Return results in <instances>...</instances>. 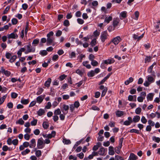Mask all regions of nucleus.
<instances>
[{"label": "nucleus", "instance_id": "obj_1", "mask_svg": "<svg viewBox=\"0 0 160 160\" xmlns=\"http://www.w3.org/2000/svg\"><path fill=\"white\" fill-rule=\"evenodd\" d=\"M54 33L52 31H51L47 34V45L48 46L55 45L54 42L55 38L53 36Z\"/></svg>", "mask_w": 160, "mask_h": 160}, {"label": "nucleus", "instance_id": "obj_2", "mask_svg": "<svg viewBox=\"0 0 160 160\" xmlns=\"http://www.w3.org/2000/svg\"><path fill=\"white\" fill-rule=\"evenodd\" d=\"M155 76L154 75V77L151 75H148L146 77L147 81H145L143 83L145 87H148L150 84L153 83L155 81Z\"/></svg>", "mask_w": 160, "mask_h": 160}, {"label": "nucleus", "instance_id": "obj_3", "mask_svg": "<svg viewBox=\"0 0 160 160\" xmlns=\"http://www.w3.org/2000/svg\"><path fill=\"white\" fill-rule=\"evenodd\" d=\"M45 146V142L42 138H39L37 141V148L41 149Z\"/></svg>", "mask_w": 160, "mask_h": 160}, {"label": "nucleus", "instance_id": "obj_4", "mask_svg": "<svg viewBox=\"0 0 160 160\" xmlns=\"http://www.w3.org/2000/svg\"><path fill=\"white\" fill-rule=\"evenodd\" d=\"M108 35L107 31H104L102 32L100 36L101 41L104 42L108 38Z\"/></svg>", "mask_w": 160, "mask_h": 160}, {"label": "nucleus", "instance_id": "obj_5", "mask_svg": "<svg viewBox=\"0 0 160 160\" xmlns=\"http://www.w3.org/2000/svg\"><path fill=\"white\" fill-rule=\"evenodd\" d=\"M69 109V106L68 105L64 104L62 105L61 111L64 114H67L68 112Z\"/></svg>", "mask_w": 160, "mask_h": 160}, {"label": "nucleus", "instance_id": "obj_6", "mask_svg": "<svg viewBox=\"0 0 160 160\" xmlns=\"http://www.w3.org/2000/svg\"><path fill=\"white\" fill-rule=\"evenodd\" d=\"M121 40V38L120 36H117L112 40V42L115 45H116L118 44Z\"/></svg>", "mask_w": 160, "mask_h": 160}, {"label": "nucleus", "instance_id": "obj_7", "mask_svg": "<svg viewBox=\"0 0 160 160\" xmlns=\"http://www.w3.org/2000/svg\"><path fill=\"white\" fill-rule=\"evenodd\" d=\"M31 45L30 43L27 46V50L25 52V54H28V53L32 52H34L35 51V48H31L30 47Z\"/></svg>", "mask_w": 160, "mask_h": 160}, {"label": "nucleus", "instance_id": "obj_8", "mask_svg": "<svg viewBox=\"0 0 160 160\" xmlns=\"http://www.w3.org/2000/svg\"><path fill=\"white\" fill-rule=\"evenodd\" d=\"M128 120L125 121L123 122V124L126 126H128L131 124L132 122V119L131 117H128Z\"/></svg>", "mask_w": 160, "mask_h": 160}, {"label": "nucleus", "instance_id": "obj_9", "mask_svg": "<svg viewBox=\"0 0 160 160\" xmlns=\"http://www.w3.org/2000/svg\"><path fill=\"white\" fill-rule=\"evenodd\" d=\"M7 36L8 39H17L18 37V35L14 33H12L10 34H8Z\"/></svg>", "mask_w": 160, "mask_h": 160}, {"label": "nucleus", "instance_id": "obj_10", "mask_svg": "<svg viewBox=\"0 0 160 160\" xmlns=\"http://www.w3.org/2000/svg\"><path fill=\"white\" fill-rule=\"evenodd\" d=\"M138 158V157L134 153H131L128 160H137Z\"/></svg>", "mask_w": 160, "mask_h": 160}, {"label": "nucleus", "instance_id": "obj_11", "mask_svg": "<svg viewBox=\"0 0 160 160\" xmlns=\"http://www.w3.org/2000/svg\"><path fill=\"white\" fill-rule=\"evenodd\" d=\"M31 143L29 144V148H34L36 146V140L35 139L32 138L30 141Z\"/></svg>", "mask_w": 160, "mask_h": 160}, {"label": "nucleus", "instance_id": "obj_12", "mask_svg": "<svg viewBox=\"0 0 160 160\" xmlns=\"http://www.w3.org/2000/svg\"><path fill=\"white\" fill-rule=\"evenodd\" d=\"M154 95V94L152 93H150L148 94L147 97L148 101H152Z\"/></svg>", "mask_w": 160, "mask_h": 160}, {"label": "nucleus", "instance_id": "obj_13", "mask_svg": "<svg viewBox=\"0 0 160 160\" xmlns=\"http://www.w3.org/2000/svg\"><path fill=\"white\" fill-rule=\"evenodd\" d=\"M45 95H40L37 98V101L38 103H41L43 101Z\"/></svg>", "mask_w": 160, "mask_h": 160}, {"label": "nucleus", "instance_id": "obj_14", "mask_svg": "<svg viewBox=\"0 0 160 160\" xmlns=\"http://www.w3.org/2000/svg\"><path fill=\"white\" fill-rule=\"evenodd\" d=\"M127 12L126 11L122 12L120 13V18L121 19L125 18L127 17Z\"/></svg>", "mask_w": 160, "mask_h": 160}, {"label": "nucleus", "instance_id": "obj_15", "mask_svg": "<svg viewBox=\"0 0 160 160\" xmlns=\"http://www.w3.org/2000/svg\"><path fill=\"white\" fill-rule=\"evenodd\" d=\"M111 73H109L100 82L99 85L102 84L105 82L107 80L108 78L111 76Z\"/></svg>", "mask_w": 160, "mask_h": 160}, {"label": "nucleus", "instance_id": "obj_16", "mask_svg": "<svg viewBox=\"0 0 160 160\" xmlns=\"http://www.w3.org/2000/svg\"><path fill=\"white\" fill-rule=\"evenodd\" d=\"M140 117L138 115H136L132 119V122L136 123L138 122L140 120Z\"/></svg>", "mask_w": 160, "mask_h": 160}, {"label": "nucleus", "instance_id": "obj_17", "mask_svg": "<svg viewBox=\"0 0 160 160\" xmlns=\"http://www.w3.org/2000/svg\"><path fill=\"white\" fill-rule=\"evenodd\" d=\"M108 151L109 154L111 155H113L114 154L115 152L113 150V148L112 146H110L109 147Z\"/></svg>", "mask_w": 160, "mask_h": 160}, {"label": "nucleus", "instance_id": "obj_18", "mask_svg": "<svg viewBox=\"0 0 160 160\" xmlns=\"http://www.w3.org/2000/svg\"><path fill=\"white\" fill-rule=\"evenodd\" d=\"M89 62L88 61H84L82 62V65L83 66L85 67L88 69H90L91 68V65L88 64Z\"/></svg>", "mask_w": 160, "mask_h": 160}, {"label": "nucleus", "instance_id": "obj_19", "mask_svg": "<svg viewBox=\"0 0 160 160\" xmlns=\"http://www.w3.org/2000/svg\"><path fill=\"white\" fill-rule=\"evenodd\" d=\"M144 36V34H142L140 36H139L136 34H134L133 35V38L135 39H138V41H139Z\"/></svg>", "mask_w": 160, "mask_h": 160}, {"label": "nucleus", "instance_id": "obj_20", "mask_svg": "<svg viewBox=\"0 0 160 160\" xmlns=\"http://www.w3.org/2000/svg\"><path fill=\"white\" fill-rule=\"evenodd\" d=\"M27 133L25 134L24 135V138L25 139L28 140L29 139L30 136L28 134L30 133L31 131H25Z\"/></svg>", "mask_w": 160, "mask_h": 160}, {"label": "nucleus", "instance_id": "obj_21", "mask_svg": "<svg viewBox=\"0 0 160 160\" xmlns=\"http://www.w3.org/2000/svg\"><path fill=\"white\" fill-rule=\"evenodd\" d=\"M52 81V80L50 78H48V80L46 81L44 83L45 86L48 87L50 86V84Z\"/></svg>", "mask_w": 160, "mask_h": 160}, {"label": "nucleus", "instance_id": "obj_22", "mask_svg": "<svg viewBox=\"0 0 160 160\" xmlns=\"http://www.w3.org/2000/svg\"><path fill=\"white\" fill-rule=\"evenodd\" d=\"M56 132L54 131H52L51 133H49L47 135V138H51L54 137L56 135Z\"/></svg>", "mask_w": 160, "mask_h": 160}, {"label": "nucleus", "instance_id": "obj_23", "mask_svg": "<svg viewBox=\"0 0 160 160\" xmlns=\"http://www.w3.org/2000/svg\"><path fill=\"white\" fill-rule=\"evenodd\" d=\"M105 64H111L113 63L114 62V60L113 59H108L104 61Z\"/></svg>", "mask_w": 160, "mask_h": 160}, {"label": "nucleus", "instance_id": "obj_24", "mask_svg": "<svg viewBox=\"0 0 160 160\" xmlns=\"http://www.w3.org/2000/svg\"><path fill=\"white\" fill-rule=\"evenodd\" d=\"M124 112L123 111L118 110L116 112V114L118 117H120L124 115Z\"/></svg>", "mask_w": 160, "mask_h": 160}, {"label": "nucleus", "instance_id": "obj_25", "mask_svg": "<svg viewBox=\"0 0 160 160\" xmlns=\"http://www.w3.org/2000/svg\"><path fill=\"white\" fill-rule=\"evenodd\" d=\"M112 18L111 16L107 17L105 18L104 22L108 23L110 21L112 20Z\"/></svg>", "mask_w": 160, "mask_h": 160}, {"label": "nucleus", "instance_id": "obj_26", "mask_svg": "<svg viewBox=\"0 0 160 160\" xmlns=\"http://www.w3.org/2000/svg\"><path fill=\"white\" fill-rule=\"evenodd\" d=\"M105 152V149L103 147H102L98 151V152L100 155H104Z\"/></svg>", "mask_w": 160, "mask_h": 160}, {"label": "nucleus", "instance_id": "obj_27", "mask_svg": "<svg viewBox=\"0 0 160 160\" xmlns=\"http://www.w3.org/2000/svg\"><path fill=\"white\" fill-rule=\"evenodd\" d=\"M7 96V95L6 94L3 96L2 97L0 98V105H1L3 103Z\"/></svg>", "mask_w": 160, "mask_h": 160}, {"label": "nucleus", "instance_id": "obj_28", "mask_svg": "<svg viewBox=\"0 0 160 160\" xmlns=\"http://www.w3.org/2000/svg\"><path fill=\"white\" fill-rule=\"evenodd\" d=\"M37 148H35V150L36 151L35 154L36 156L38 157H40L42 155L41 151L40 150H37Z\"/></svg>", "mask_w": 160, "mask_h": 160}, {"label": "nucleus", "instance_id": "obj_29", "mask_svg": "<svg viewBox=\"0 0 160 160\" xmlns=\"http://www.w3.org/2000/svg\"><path fill=\"white\" fill-rule=\"evenodd\" d=\"M95 75L94 70H91L87 73V75L88 77H93Z\"/></svg>", "mask_w": 160, "mask_h": 160}, {"label": "nucleus", "instance_id": "obj_30", "mask_svg": "<svg viewBox=\"0 0 160 160\" xmlns=\"http://www.w3.org/2000/svg\"><path fill=\"white\" fill-rule=\"evenodd\" d=\"M98 4V2L97 1H94L92 2V3H90L89 4L90 6H91V5H92L93 7H97Z\"/></svg>", "mask_w": 160, "mask_h": 160}, {"label": "nucleus", "instance_id": "obj_31", "mask_svg": "<svg viewBox=\"0 0 160 160\" xmlns=\"http://www.w3.org/2000/svg\"><path fill=\"white\" fill-rule=\"evenodd\" d=\"M62 142L65 144H69L71 143V142L70 140L67 139L66 138L63 139Z\"/></svg>", "mask_w": 160, "mask_h": 160}, {"label": "nucleus", "instance_id": "obj_32", "mask_svg": "<svg viewBox=\"0 0 160 160\" xmlns=\"http://www.w3.org/2000/svg\"><path fill=\"white\" fill-rule=\"evenodd\" d=\"M30 150L29 149H26L21 152V154L23 155H25L30 152Z\"/></svg>", "mask_w": 160, "mask_h": 160}, {"label": "nucleus", "instance_id": "obj_33", "mask_svg": "<svg viewBox=\"0 0 160 160\" xmlns=\"http://www.w3.org/2000/svg\"><path fill=\"white\" fill-rule=\"evenodd\" d=\"M133 81V78L132 77H130L128 80L125 82V84L126 85H128L130 83L132 82Z\"/></svg>", "mask_w": 160, "mask_h": 160}, {"label": "nucleus", "instance_id": "obj_34", "mask_svg": "<svg viewBox=\"0 0 160 160\" xmlns=\"http://www.w3.org/2000/svg\"><path fill=\"white\" fill-rule=\"evenodd\" d=\"M47 42V39L45 38H42L41 39L39 45L40 46H43V43H45Z\"/></svg>", "mask_w": 160, "mask_h": 160}, {"label": "nucleus", "instance_id": "obj_35", "mask_svg": "<svg viewBox=\"0 0 160 160\" xmlns=\"http://www.w3.org/2000/svg\"><path fill=\"white\" fill-rule=\"evenodd\" d=\"M61 113V111L59 108H58L55 110L54 112V115H60Z\"/></svg>", "mask_w": 160, "mask_h": 160}, {"label": "nucleus", "instance_id": "obj_36", "mask_svg": "<svg viewBox=\"0 0 160 160\" xmlns=\"http://www.w3.org/2000/svg\"><path fill=\"white\" fill-rule=\"evenodd\" d=\"M45 112L44 110L42 109H40L37 112L39 116H41Z\"/></svg>", "mask_w": 160, "mask_h": 160}, {"label": "nucleus", "instance_id": "obj_37", "mask_svg": "<svg viewBox=\"0 0 160 160\" xmlns=\"http://www.w3.org/2000/svg\"><path fill=\"white\" fill-rule=\"evenodd\" d=\"M152 58L151 56H147L146 57V58L145 59V63H147L150 62Z\"/></svg>", "mask_w": 160, "mask_h": 160}, {"label": "nucleus", "instance_id": "obj_38", "mask_svg": "<svg viewBox=\"0 0 160 160\" xmlns=\"http://www.w3.org/2000/svg\"><path fill=\"white\" fill-rule=\"evenodd\" d=\"M9 27L8 25H6L4 26L3 27L0 28V31H2L4 30H7L8 29Z\"/></svg>", "mask_w": 160, "mask_h": 160}, {"label": "nucleus", "instance_id": "obj_39", "mask_svg": "<svg viewBox=\"0 0 160 160\" xmlns=\"http://www.w3.org/2000/svg\"><path fill=\"white\" fill-rule=\"evenodd\" d=\"M142 112V109L140 108H137L135 110V112L137 114H140Z\"/></svg>", "mask_w": 160, "mask_h": 160}, {"label": "nucleus", "instance_id": "obj_40", "mask_svg": "<svg viewBox=\"0 0 160 160\" xmlns=\"http://www.w3.org/2000/svg\"><path fill=\"white\" fill-rule=\"evenodd\" d=\"M17 58V57L16 55H13L10 58L9 61L10 62L12 63L15 61Z\"/></svg>", "mask_w": 160, "mask_h": 160}, {"label": "nucleus", "instance_id": "obj_41", "mask_svg": "<svg viewBox=\"0 0 160 160\" xmlns=\"http://www.w3.org/2000/svg\"><path fill=\"white\" fill-rule=\"evenodd\" d=\"M39 39H34L32 43V45H34L35 46L38 44L39 42Z\"/></svg>", "mask_w": 160, "mask_h": 160}, {"label": "nucleus", "instance_id": "obj_42", "mask_svg": "<svg viewBox=\"0 0 160 160\" xmlns=\"http://www.w3.org/2000/svg\"><path fill=\"white\" fill-rule=\"evenodd\" d=\"M42 126L44 129H47L49 127L48 122H43Z\"/></svg>", "mask_w": 160, "mask_h": 160}, {"label": "nucleus", "instance_id": "obj_43", "mask_svg": "<svg viewBox=\"0 0 160 160\" xmlns=\"http://www.w3.org/2000/svg\"><path fill=\"white\" fill-rule=\"evenodd\" d=\"M76 72L81 76H82L83 74V72L82 70L79 69L77 70Z\"/></svg>", "mask_w": 160, "mask_h": 160}, {"label": "nucleus", "instance_id": "obj_44", "mask_svg": "<svg viewBox=\"0 0 160 160\" xmlns=\"http://www.w3.org/2000/svg\"><path fill=\"white\" fill-rule=\"evenodd\" d=\"M102 90V93L101 96L102 97H103L104 96H105V95H106V93L107 91V90H108V89H107V88H105V89H104Z\"/></svg>", "mask_w": 160, "mask_h": 160}, {"label": "nucleus", "instance_id": "obj_45", "mask_svg": "<svg viewBox=\"0 0 160 160\" xmlns=\"http://www.w3.org/2000/svg\"><path fill=\"white\" fill-rule=\"evenodd\" d=\"M47 51L45 50H41L40 52V54L42 56H44L47 54Z\"/></svg>", "mask_w": 160, "mask_h": 160}, {"label": "nucleus", "instance_id": "obj_46", "mask_svg": "<svg viewBox=\"0 0 160 160\" xmlns=\"http://www.w3.org/2000/svg\"><path fill=\"white\" fill-rule=\"evenodd\" d=\"M91 64L93 66H97L98 65V62L97 61L94 60L91 61Z\"/></svg>", "mask_w": 160, "mask_h": 160}, {"label": "nucleus", "instance_id": "obj_47", "mask_svg": "<svg viewBox=\"0 0 160 160\" xmlns=\"http://www.w3.org/2000/svg\"><path fill=\"white\" fill-rule=\"evenodd\" d=\"M43 89L42 88H38V91L36 93V94L38 95H39L43 92Z\"/></svg>", "mask_w": 160, "mask_h": 160}, {"label": "nucleus", "instance_id": "obj_48", "mask_svg": "<svg viewBox=\"0 0 160 160\" xmlns=\"http://www.w3.org/2000/svg\"><path fill=\"white\" fill-rule=\"evenodd\" d=\"M29 101L28 99H22L21 102L23 104H27L29 103Z\"/></svg>", "mask_w": 160, "mask_h": 160}, {"label": "nucleus", "instance_id": "obj_49", "mask_svg": "<svg viewBox=\"0 0 160 160\" xmlns=\"http://www.w3.org/2000/svg\"><path fill=\"white\" fill-rule=\"evenodd\" d=\"M152 140L157 143H159L160 141V138L159 137H157L153 136L152 138Z\"/></svg>", "mask_w": 160, "mask_h": 160}, {"label": "nucleus", "instance_id": "obj_50", "mask_svg": "<svg viewBox=\"0 0 160 160\" xmlns=\"http://www.w3.org/2000/svg\"><path fill=\"white\" fill-rule=\"evenodd\" d=\"M16 123L21 125H22L24 123V121L23 120L22 118H21L19 119L18 121H16Z\"/></svg>", "mask_w": 160, "mask_h": 160}, {"label": "nucleus", "instance_id": "obj_51", "mask_svg": "<svg viewBox=\"0 0 160 160\" xmlns=\"http://www.w3.org/2000/svg\"><path fill=\"white\" fill-rule=\"evenodd\" d=\"M96 43V39H93L91 41L90 44L92 47L95 46Z\"/></svg>", "mask_w": 160, "mask_h": 160}, {"label": "nucleus", "instance_id": "obj_52", "mask_svg": "<svg viewBox=\"0 0 160 160\" xmlns=\"http://www.w3.org/2000/svg\"><path fill=\"white\" fill-rule=\"evenodd\" d=\"M95 58V56L92 54H90L88 58L91 61L94 60Z\"/></svg>", "mask_w": 160, "mask_h": 160}, {"label": "nucleus", "instance_id": "obj_53", "mask_svg": "<svg viewBox=\"0 0 160 160\" xmlns=\"http://www.w3.org/2000/svg\"><path fill=\"white\" fill-rule=\"evenodd\" d=\"M63 24L65 26H68L70 24L68 20L67 19L65 20L63 22Z\"/></svg>", "mask_w": 160, "mask_h": 160}, {"label": "nucleus", "instance_id": "obj_54", "mask_svg": "<svg viewBox=\"0 0 160 160\" xmlns=\"http://www.w3.org/2000/svg\"><path fill=\"white\" fill-rule=\"evenodd\" d=\"M141 122L143 124H145L147 122V120L144 116H142L141 119Z\"/></svg>", "mask_w": 160, "mask_h": 160}, {"label": "nucleus", "instance_id": "obj_55", "mask_svg": "<svg viewBox=\"0 0 160 160\" xmlns=\"http://www.w3.org/2000/svg\"><path fill=\"white\" fill-rule=\"evenodd\" d=\"M18 140L17 139H15L12 140V144L15 146H16L18 144Z\"/></svg>", "mask_w": 160, "mask_h": 160}, {"label": "nucleus", "instance_id": "obj_56", "mask_svg": "<svg viewBox=\"0 0 160 160\" xmlns=\"http://www.w3.org/2000/svg\"><path fill=\"white\" fill-rule=\"evenodd\" d=\"M144 99V98L143 97L140 96L138 98L137 100L139 102H142Z\"/></svg>", "mask_w": 160, "mask_h": 160}, {"label": "nucleus", "instance_id": "obj_57", "mask_svg": "<svg viewBox=\"0 0 160 160\" xmlns=\"http://www.w3.org/2000/svg\"><path fill=\"white\" fill-rule=\"evenodd\" d=\"M73 105L76 108H78L80 106L79 102L78 101H75Z\"/></svg>", "mask_w": 160, "mask_h": 160}, {"label": "nucleus", "instance_id": "obj_58", "mask_svg": "<svg viewBox=\"0 0 160 160\" xmlns=\"http://www.w3.org/2000/svg\"><path fill=\"white\" fill-rule=\"evenodd\" d=\"M115 160H123V158L119 155H116L115 157Z\"/></svg>", "mask_w": 160, "mask_h": 160}, {"label": "nucleus", "instance_id": "obj_59", "mask_svg": "<svg viewBox=\"0 0 160 160\" xmlns=\"http://www.w3.org/2000/svg\"><path fill=\"white\" fill-rule=\"evenodd\" d=\"M66 77V75L65 74H63L60 76L59 78V79L61 81H62L64 80Z\"/></svg>", "mask_w": 160, "mask_h": 160}, {"label": "nucleus", "instance_id": "obj_60", "mask_svg": "<svg viewBox=\"0 0 160 160\" xmlns=\"http://www.w3.org/2000/svg\"><path fill=\"white\" fill-rule=\"evenodd\" d=\"M77 156L79 157L80 159H82L83 158L84 155L82 152H81L79 154H77Z\"/></svg>", "mask_w": 160, "mask_h": 160}, {"label": "nucleus", "instance_id": "obj_61", "mask_svg": "<svg viewBox=\"0 0 160 160\" xmlns=\"http://www.w3.org/2000/svg\"><path fill=\"white\" fill-rule=\"evenodd\" d=\"M75 108L73 104H71L70 105V109L71 112H73V111L74 110Z\"/></svg>", "mask_w": 160, "mask_h": 160}, {"label": "nucleus", "instance_id": "obj_62", "mask_svg": "<svg viewBox=\"0 0 160 160\" xmlns=\"http://www.w3.org/2000/svg\"><path fill=\"white\" fill-rule=\"evenodd\" d=\"M52 106L51 103L50 102H48L46 105L45 106V108L46 109H50Z\"/></svg>", "mask_w": 160, "mask_h": 160}, {"label": "nucleus", "instance_id": "obj_63", "mask_svg": "<svg viewBox=\"0 0 160 160\" xmlns=\"http://www.w3.org/2000/svg\"><path fill=\"white\" fill-rule=\"evenodd\" d=\"M62 34V32L61 30H58L56 33V36L57 37H59Z\"/></svg>", "mask_w": 160, "mask_h": 160}, {"label": "nucleus", "instance_id": "obj_64", "mask_svg": "<svg viewBox=\"0 0 160 160\" xmlns=\"http://www.w3.org/2000/svg\"><path fill=\"white\" fill-rule=\"evenodd\" d=\"M18 96V94L15 92H12L11 93V97L12 98H15Z\"/></svg>", "mask_w": 160, "mask_h": 160}]
</instances>
